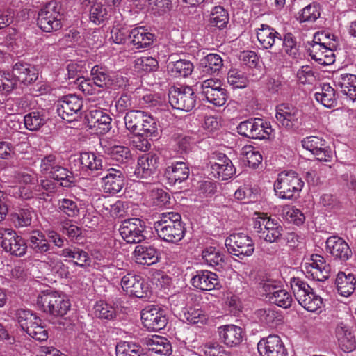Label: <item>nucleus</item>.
Masks as SVG:
<instances>
[{
    "instance_id": "19",
    "label": "nucleus",
    "mask_w": 356,
    "mask_h": 356,
    "mask_svg": "<svg viewBox=\"0 0 356 356\" xmlns=\"http://www.w3.org/2000/svg\"><path fill=\"white\" fill-rule=\"evenodd\" d=\"M87 120L90 128L93 129L98 134H105L111 129V118L102 110L91 109L87 115Z\"/></svg>"
},
{
    "instance_id": "1",
    "label": "nucleus",
    "mask_w": 356,
    "mask_h": 356,
    "mask_svg": "<svg viewBox=\"0 0 356 356\" xmlns=\"http://www.w3.org/2000/svg\"><path fill=\"white\" fill-rule=\"evenodd\" d=\"M158 236L163 241L176 243L183 239L186 228L181 215L177 212L163 213L154 224Z\"/></svg>"
},
{
    "instance_id": "26",
    "label": "nucleus",
    "mask_w": 356,
    "mask_h": 356,
    "mask_svg": "<svg viewBox=\"0 0 356 356\" xmlns=\"http://www.w3.org/2000/svg\"><path fill=\"white\" fill-rule=\"evenodd\" d=\"M326 251L335 258L348 260L352 252L347 243L337 236H330L326 241Z\"/></svg>"
},
{
    "instance_id": "47",
    "label": "nucleus",
    "mask_w": 356,
    "mask_h": 356,
    "mask_svg": "<svg viewBox=\"0 0 356 356\" xmlns=\"http://www.w3.org/2000/svg\"><path fill=\"white\" fill-rule=\"evenodd\" d=\"M110 157L120 163L128 162L131 159V154L129 149L125 146L114 145L108 149Z\"/></svg>"
},
{
    "instance_id": "37",
    "label": "nucleus",
    "mask_w": 356,
    "mask_h": 356,
    "mask_svg": "<svg viewBox=\"0 0 356 356\" xmlns=\"http://www.w3.org/2000/svg\"><path fill=\"white\" fill-rule=\"evenodd\" d=\"M316 100L326 108H333L337 105L334 89L329 84H323L319 92L314 95Z\"/></svg>"
},
{
    "instance_id": "2",
    "label": "nucleus",
    "mask_w": 356,
    "mask_h": 356,
    "mask_svg": "<svg viewBox=\"0 0 356 356\" xmlns=\"http://www.w3.org/2000/svg\"><path fill=\"white\" fill-rule=\"evenodd\" d=\"M330 34L325 31L317 32L309 43L308 52L312 59L321 65H329L334 62V49L337 47L334 39L330 40Z\"/></svg>"
},
{
    "instance_id": "52",
    "label": "nucleus",
    "mask_w": 356,
    "mask_h": 356,
    "mask_svg": "<svg viewBox=\"0 0 356 356\" xmlns=\"http://www.w3.org/2000/svg\"><path fill=\"white\" fill-rule=\"evenodd\" d=\"M58 209L68 217H76L79 213L77 203L71 199L63 198L58 202Z\"/></svg>"
},
{
    "instance_id": "64",
    "label": "nucleus",
    "mask_w": 356,
    "mask_h": 356,
    "mask_svg": "<svg viewBox=\"0 0 356 356\" xmlns=\"http://www.w3.org/2000/svg\"><path fill=\"white\" fill-rule=\"evenodd\" d=\"M31 212L27 209H22L13 215V220L16 226L26 227L31 223Z\"/></svg>"
},
{
    "instance_id": "10",
    "label": "nucleus",
    "mask_w": 356,
    "mask_h": 356,
    "mask_svg": "<svg viewBox=\"0 0 356 356\" xmlns=\"http://www.w3.org/2000/svg\"><path fill=\"white\" fill-rule=\"evenodd\" d=\"M169 103L172 108L184 111L192 110L196 99L193 89L189 86L174 88L168 94Z\"/></svg>"
},
{
    "instance_id": "41",
    "label": "nucleus",
    "mask_w": 356,
    "mask_h": 356,
    "mask_svg": "<svg viewBox=\"0 0 356 356\" xmlns=\"http://www.w3.org/2000/svg\"><path fill=\"white\" fill-rule=\"evenodd\" d=\"M30 248L35 252L43 253L50 248L45 235L38 230L33 231L29 237Z\"/></svg>"
},
{
    "instance_id": "5",
    "label": "nucleus",
    "mask_w": 356,
    "mask_h": 356,
    "mask_svg": "<svg viewBox=\"0 0 356 356\" xmlns=\"http://www.w3.org/2000/svg\"><path fill=\"white\" fill-rule=\"evenodd\" d=\"M291 286L298 303L307 312H316L323 305L322 298L312 291L308 284L298 277H293Z\"/></svg>"
},
{
    "instance_id": "40",
    "label": "nucleus",
    "mask_w": 356,
    "mask_h": 356,
    "mask_svg": "<svg viewBox=\"0 0 356 356\" xmlns=\"http://www.w3.org/2000/svg\"><path fill=\"white\" fill-rule=\"evenodd\" d=\"M209 22L211 26L222 29L229 22V14L222 6H216L211 11Z\"/></svg>"
},
{
    "instance_id": "11",
    "label": "nucleus",
    "mask_w": 356,
    "mask_h": 356,
    "mask_svg": "<svg viewBox=\"0 0 356 356\" xmlns=\"http://www.w3.org/2000/svg\"><path fill=\"white\" fill-rule=\"evenodd\" d=\"M60 19L61 15L57 10L56 4L50 3L38 13L37 24L41 30L49 33L60 28Z\"/></svg>"
},
{
    "instance_id": "63",
    "label": "nucleus",
    "mask_w": 356,
    "mask_h": 356,
    "mask_svg": "<svg viewBox=\"0 0 356 356\" xmlns=\"http://www.w3.org/2000/svg\"><path fill=\"white\" fill-rule=\"evenodd\" d=\"M283 51L291 57H296L298 54V47L294 37L291 33H287L283 39Z\"/></svg>"
},
{
    "instance_id": "24",
    "label": "nucleus",
    "mask_w": 356,
    "mask_h": 356,
    "mask_svg": "<svg viewBox=\"0 0 356 356\" xmlns=\"http://www.w3.org/2000/svg\"><path fill=\"white\" fill-rule=\"evenodd\" d=\"M335 334L340 348L346 353H350L356 348V339L350 327L340 323L335 330Z\"/></svg>"
},
{
    "instance_id": "54",
    "label": "nucleus",
    "mask_w": 356,
    "mask_h": 356,
    "mask_svg": "<svg viewBox=\"0 0 356 356\" xmlns=\"http://www.w3.org/2000/svg\"><path fill=\"white\" fill-rule=\"evenodd\" d=\"M227 81L234 88H243L248 84L244 73L238 69H231L227 74Z\"/></svg>"
},
{
    "instance_id": "4",
    "label": "nucleus",
    "mask_w": 356,
    "mask_h": 356,
    "mask_svg": "<svg viewBox=\"0 0 356 356\" xmlns=\"http://www.w3.org/2000/svg\"><path fill=\"white\" fill-rule=\"evenodd\" d=\"M253 229L260 238L268 243L277 242L283 234V227L279 221L264 213H255Z\"/></svg>"
},
{
    "instance_id": "35",
    "label": "nucleus",
    "mask_w": 356,
    "mask_h": 356,
    "mask_svg": "<svg viewBox=\"0 0 356 356\" xmlns=\"http://www.w3.org/2000/svg\"><path fill=\"white\" fill-rule=\"evenodd\" d=\"M143 325L149 331H159L167 324L165 317L161 313H141Z\"/></svg>"
},
{
    "instance_id": "50",
    "label": "nucleus",
    "mask_w": 356,
    "mask_h": 356,
    "mask_svg": "<svg viewBox=\"0 0 356 356\" xmlns=\"http://www.w3.org/2000/svg\"><path fill=\"white\" fill-rule=\"evenodd\" d=\"M292 300L291 296L284 289L277 290L269 298V301L271 303L275 304L284 309L289 308L291 305Z\"/></svg>"
},
{
    "instance_id": "22",
    "label": "nucleus",
    "mask_w": 356,
    "mask_h": 356,
    "mask_svg": "<svg viewBox=\"0 0 356 356\" xmlns=\"http://www.w3.org/2000/svg\"><path fill=\"white\" fill-rule=\"evenodd\" d=\"M159 156L154 153H148L139 157L135 169V175L139 178H147L158 168Z\"/></svg>"
},
{
    "instance_id": "45",
    "label": "nucleus",
    "mask_w": 356,
    "mask_h": 356,
    "mask_svg": "<svg viewBox=\"0 0 356 356\" xmlns=\"http://www.w3.org/2000/svg\"><path fill=\"white\" fill-rule=\"evenodd\" d=\"M60 255L63 257L76 259L77 261H75L74 264L81 267L90 263L88 254L78 248H65L61 251Z\"/></svg>"
},
{
    "instance_id": "17",
    "label": "nucleus",
    "mask_w": 356,
    "mask_h": 356,
    "mask_svg": "<svg viewBox=\"0 0 356 356\" xmlns=\"http://www.w3.org/2000/svg\"><path fill=\"white\" fill-rule=\"evenodd\" d=\"M82 101L76 95H70L63 97L57 103V113L60 118L66 121L72 122L81 109Z\"/></svg>"
},
{
    "instance_id": "56",
    "label": "nucleus",
    "mask_w": 356,
    "mask_h": 356,
    "mask_svg": "<svg viewBox=\"0 0 356 356\" xmlns=\"http://www.w3.org/2000/svg\"><path fill=\"white\" fill-rule=\"evenodd\" d=\"M17 86V79L13 73L0 71V92L8 93Z\"/></svg>"
},
{
    "instance_id": "12",
    "label": "nucleus",
    "mask_w": 356,
    "mask_h": 356,
    "mask_svg": "<svg viewBox=\"0 0 356 356\" xmlns=\"http://www.w3.org/2000/svg\"><path fill=\"white\" fill-rule=\"evenodd\" d=\"M145 225L139 218L124 220L120 226L119 232L128 243H139L145 239Z\"/></svg>"
},
{
    "instance_id": "25",
    "label": "nucleus",
    "mask_w": 356,
    "mask_h": 356,
    "mask_svg": "<svg viewBox=\"0 0 356 356\" xmlns=\"http://www.w3.org/2000/svg\"><path fill=\"white\" fill-rule=\"evenodd\" d=\"M129 40L136 49H143L153 44L154 35L145 26H138L130 31Z\"/></svg>"
},
{
    "instance_id": "38",
    "label": "nucleus",
    "mask_w": 356,
    "mask_h": 356,
    "mask_svg": "<svg viewBox=\"0 0 356 356\" xmlns=\"http://www.w3.org/2000/svg\"><path fill=\"white\" fill-rule=\"evenodd\" d=\"M202 257L205 263L216 269L222 268L225 263L224 254L215 247L205 248L202 252Z\"/></svg>"
},
{
    "instance_id": "39",
    "label": "nucleus",
    "mask_w": 356,
    "mask_h": 356,
    "mask_svg": "<svg viewBox=\"0 0 356 356\" xmlns=\"http://www.w3.org/2000/svg\"><path fill=\"white\" fill-rule=\"evenodd\" d=\"M79 160L82 168L86 170L97 171L102 168V158L94 152H82Z\"/></svg>"
},
{
    "instance_id": "21",
    "label": "nucleus",
    "mask_w": 356,
    "mask_h": 356,
    "mask_svg": "<svg viewBox=\"0 0 356 356\" xmlns=\"http://www.w3.org/2000/svg\"><path fill=\"white\" fill-rule=\"evenodd\" d=\"M211 173L213 177L227 180L235 173L232 161L225 154H220L216 161L210 163Z\"/></svg>"
},
{
    "instance_id": "58",
    "label": "nucleus",
    "mask_w": 356,
    "mask_h": 356,
    "mask_svg": "<svg viewBox=\"0 0 356 356\" xmlns=\"http://www.w3.org/2000/svg\"><path fill=\"white\" fill-rule=\"evenodd\" d=\"M177 317L184 323L190 325H203L206 323L208 320V316L206 313H178Z\"/></svg>"
},
{
    "instance_id": "8",
    "label": "nucleus",
    "mask_w": 356,
    "mask_h": 356,
    "mask_svg": "<svg viewBox=\"0 0 356 356\" xmlns=\"http://www.w3.org/2000/svg\"><path fill=\"white\" fill-rule=\"evenodd\" d=\"M237 130L240 135L253 139L266 138L273 131L270 123L261 118L241 122L238 125Z\"/></svg>"
},
{
    "instance_id": "14",
    "label": "nucleus",
    "mask_w": 356,
    "mask_h": 356,
    "mask_svg": "<svg viewBox=\"0 0 356 356\" xmlns=\"http://www.w3.org/2000/svg\"><path fill=\"white\" fill-rule=\"evenodd\" d=\"M0 235L2 238L1 247L5 251L17 257H22L25 254L27 249L26 243L24 238L17 235L13 230L1 229Z\"/></svg>"
},
{
    "instance_id": "61",
    "label": "nucleus",
    "mask_w": 356,
    "mask_h": 356,
    "mask_svg": "<svg viewBox=\"0 0 356 356\" xmlns=\"http://www.w3.org/2000/svg\"><path fill=\"white\" fill-rule=\"evenodd\" d=\"M223 88L221 81L218 79H209L203 81L201 83V92L204 97L211 96V94L217 90Z\"/></svg>"
},
{
    "instance_id": "16",
    "label": "nucleus",
    "mask_w": 356,
    "mask_h": 356,
    "mask_svg": "<svg viewBox=\"0 0 356 356\" xmlns=\"http://www.w3.org/2000/svg\"><path fill=\"white\" fill-rule=\"evenodd\" d=\"M37 304L43 312H67L70 308V300L57 292L39 296Z\"/></svg>"
},
{
    "instance_id": "42",
    "label": "nucleus",
    "mask_w": 356,
    "mask_h": 356,
    "mask_svg": "<svg viewBox=\"0 0 356 356\" xmlns=\"http://www.w3.org/2000/svg\"><path fill=\"white\" fill-rule=\"evenodd\" d=\"M91 76L92 83L98 88H110L113 85L106 70L99 65H95L92 68Z\"/></svg>"
},
{
    "instance_id": "23",
    "label": "nucleus",
    "mask_w": 356,
    "mask_h": 356,
    "mask_svg": "<svg viewBox=\"0 0 356 356\" xmlns=\"http://www.w3.org/2000/svg\"><path fill=\"white\" fill-rule=\"evenodd\" d=\"M336 87L341 89V92L350 100H356V75L348 73L336 74L334 76Z\"/></svg>"
},
{
    "instance_id": "28",
    "label": "nucleus",
    "mask_w": 356,
    "mask_h": 356,
    "mask_svg": "<svg viewBox=\"0 0 356 356\" xmlns=\"http://www.w3.org/2000/svg\"><path fill=\"white\" fill-rule=\"evenodd\" d=\"M13 76L17 82L20 81L24 85H29L38 79V74L35 67L26 63L18 62L13 67Z\"/></svg>"
},
{
    "instance_id": "15",
    "label": "nucleus",
    "mask_w": 356,
    "mask_h": 356,
    "mask_svg": "<svg viewBox=\"0 0 356 356\" xmlns=\"http://www.w3.org/2000/svg\"><path fill=\"white\" fill-rule=\"evenodd\" d=\"M257 349L261 356H288V351L282 339L277 334H270L259 340Z\"/></svg>"
},
{
    "instance_id": "7",
    "label": "nucleus",
    "mask_w": 356,
    "mask_h": 356,
    "mask_svg": "<svg viewBox=\"0 0 356 356\" xmlns=\"http://www.w3.org/2000/svg\"><path fill=\"white\" fill-rule=\"evenodd\" d=\"M301 268L307 277L314 280L323 282L330 276V266L319 254H312L309 258L305 259Z\"/></svg>"
},
{
    "instance_id": "51",
    "label": "nucleus",
    "mask_w": 356,
    "mask_h": 356,
    "mask_svg": "<svg viewBox=\"0 0 356 356\" xmlns=\"http://www.w3.org/2000/svg\"><path fill=\"white\" fill-rule=\"evenodd\" d=\"M242 154L251 168H257L262 161V156L260 152L251 145L243 147Z\"/></svg>"
},
{
    "instance_id": "62",
    "label": "nucleus",
    "mask_w": 356,
    "mask_h": 356,
    "mask_svg": "<svg viewBox=\"0 0 356 356\" xmlns=\"http://www.w3.org/2000/svg\"><path fill=\"white\" fill-rule=\"evenodd\" d=\"M284 216L287 221L296 225H302L305 220L303 213L294 207L286 208L284 209Z\"/></svg>"
},
{
    "instance_id": "48",
    "label": "nucleus",
    "mask_w": 356,
    "mask_h": 356,
    "mask_svg": "<svg viewBox=\"0 0 356 356\" xmlns=\"http://www.w3.org/2000/svg\"><path fill=\"white\" fill-rule=\"evenodd\" d=\"M24 122L28 130L35 131L45 123V120L43 115L40 112L33 111L24 116Z\"/></svg>"
},
{
    "instance_id": "30",
    "label": "nucleus",
    "mask_w": 356,
    "mask_h": 356,
    "mask_svg": "<svg viewBox=\"0 0 356 356\" xmlns=\"http://www.w3.org/2000/svg\"><path fill=\"white\" fill-rule=\"evenodd\" d=\"M190 170L184 162H176L166 168L165 176L170 184L181 183L189 177Z\"/></svg>"
},
{
    "instance_id": "59",
    "label": "nucleus",
    "mask_w": 356,
    "mask_h": 356,
    "mask_svg": "<svg viewBox=\"0 0 356 356\" xmlns=\"http://www.w3.org/2000/svg\"><path fill=\"white\" fill-rule=\"evenodd\" d=\"M142 134L146 137H156L158 135L157 120L149 113L146 112L143 123Z\"/></svg>"
},
{
    "instance_id": "33",
    "label": "nucleus",
    "mask_w": 356,
    "mask_h": 356,
    "mask_svg": "<svg viewBox=\"0 0 356 356\" xmlns=\"http://www.w3.org/2000/svg\"><path fill=\"white\" fill-rule=\"evenodd\" d=\"M337 289L340 295L344 297L350 296L355 289L356 278L350 273L339 272L336 278Z\"/></svg>"
},
{
    "instance_id": "60",
    "label": "nucleus",
    "mask_w": 356,
    "mask_h": 356,
    "mask_svg": "<svg viewBox=\"0 0 356 356\" xmlns=\"http://www.w3.org/2000/svg\"><path fill=\"white\" fill-rule=\"evenodd\" d=\"M59 165L56 161V156L53 154H49L42 159L40 166V171L44 175L50 177Z\"/></svg>"
},
{
    "instance_id": "6",
    "label": "nucleus",
    "mask_w": 356,
    "mask_h": 356,
    "mask_svg": "<svg viewBox=\"0 0 356 356\" xmlns=\"http://www.w3.org/2000/svg\"><path fill=\"white\" fill-rule=\"evenodd\" d=\"M275 117L278 124L289 130L299 128L305 122L303 111L288 104H282L277 106Z\"/></svg>"
},
{
    "instance_id": "13",
    "label": "nucleus",
    "mask_w": 356,
    "mask_h": 356,
    "mask_svg": "<svg viewBox=\"0 0 356 356\" xmlns=\"http://www.w3.org/2000/svg\"><path fill=\"white\" fill-rule=\"evenodd\" d=\"M302 145L320 161L328 162L332 158V151L322 137L316 136L306 137L302 140Z\"/></svg>"
},
{
    "instance_id": "31",
    "label": "nucleus",
    "mask_w": 356,
    "mask_h": 356,
    "mask_svg": "<svg viewBox=\"0 0 356 356\" xmlns=\"http://www.w3.org/2000/svg\"><path fill=\"white\" fill-rule=\"evenodd\" d=\"M146 112L140 110H131L124 117L126 129L133 134H141Z\"/></svg>"
},
{
    "instance_id": "34",
    "label": "nucleus",
    "mask_w": 356,
    "mask_h": 356,
    "mask_svg": "<svg viewBox=\"0 0 356 356\" xmlns=\"http://www.w3.org/2000/svg\"><path fill=\"white\" fill-rule=\"evenodd\" d=\"M148 348L156 354L169 355L172 353V346L170 341L163 337L154 335L145 339Z\"/></svg>"
},
{
    "instance_id": "53",
    "label": "nucleus",
    "mask_w": 356,
    "mask_h": 356,
    "mask_svg": "<svg viewBox=\"0 0 356 356\" xmlns=\"http://www.w3.org/2000/svg\"><path fill=\"white\" fill-rule=\"evenodd\" d=\"M320 17L318 6L315 3L309 4L298 13V20L300 22H314Z\"/></svg>"
},
{
    "instance_id": "29",
    "label": "nucleus",
    "mask_w": 356,
    "mask_h": 356,
    "mask_svg": "<svg viewBox=\"0 0 356 356\" xmlns=\"http://www.w3.org/2000/svg\"><path fill=\"white\" fill-rule=\"evenodd\" d=\"M191 283L194 287L200 290L211 291L218 286V280L214 273L208 270H199L191 279Z\"/></svg>"
},
{
    "instance_id": "20",
    "label": "nucleus",
    "mask_w": 356,
    "mask_h": 356,
    "mask_svg": "<svg viewBox=\"0 0 356 356\" xmlns=\"http://www.w3.org/2000/svg\"><path fill=\"white\" fill-rule=\"evenodd\" d=\"M219 339L227 347H236L243 341V332L239 326L229 324L218 328Z\"/></svg>"
},
{
    "instance_id": "3",
    "label": "nucleus",
    "mask_w": 356,
    "mask_h": 356,
    "mask_svg": "<svg viewBox=\"0 0 356 356\" xmlns=\"http://www.w3.org/2000/svg\"><path fill=\"white\" fill-rule=\"evenodd\" d=\"M304 184L301 177L295 171H283L278 174L274 182V191L279 198L292 200L299 196Z\"/></svg>"
},
{
    "instance_id": "27",
    "label": "nucleus",
    "mask_w": 356,
    "mask_h": 356,
    "mask_svg": "<svg viewBox=\"0 0 356 356\" xmlns=\"http://www.w3.org/2000/svg\"><path fill=\"white\" fill-rule=\"evenodd\" d=\"M256 35L261 47L269 49L277 42L281 41V35L273 27L261 24L256 29Z\"/></svg>"
},
{
    "instance_id": "49",
    "label": "nucleus",
    "mask_w": 356,
    "mask_h": 356,
    "mask_svg": "<svg viewBox=\"0 0 356 356\" xmlns=\"http://www.w3.org/2000/svg\"><path fill=\"white\" fill-rule=\"evenodd\" d=\"M134 67L138 72H150L158 69L159 63L152 56H142L135 60Z\"/></svg>"
},
{
    "instance_id": "46",
    "label": "nucleus",
    "mask_w": 356,
    "mask_h": 356,
    "mask_svg": "<svg viewBox=\"0 0 356 356\" xmlns=\"http://www.w3.org/2000/svg\"><path fill=\"white\" fill-rule=\"evenodd\" d=\"M115 351L117 356H147L140 346L125 341L118 343Z\"/></svg>"
},
{
    "instance_id": "32",
    "label": "nucleus",
    "mask_w": 356,
    "mask_h": 356,
    "mask_svg": "<svg viewBox=\"0 0 356 356\" xmlns=\"http://www.w3.org/2000/svg\"><path fill=\"white\" fill-rule=\"evenodd\" d=\"M134 257L136 263L149 266L157 261L158 252L154 247L139 245L135 248Z\"/></svg>"
},
{
    "instance_id": "44",
    "label": "nucleus",
    "mask_w": 356,
    "mask_h": 356,
    "mask_svg": "<svg viewBox=\"0 0 356 356\" xmlns=\"http://www.w3.org/2000/svg\"><path fill=\"white\" fill-rule=\"evenodd\" d=\"M203 71L208 74L218 72L223 65V60L217 54H209L201 60Z\"/></svg>"
},
{
    "instance_id": "43",
    "label": "nucleus",
    "mask_w": 356,
    "mask_h": 356,
    "mask_svg": "<svg viewBox=\"0 0 356 356\" xmlns=\"http://www.w3.org/2000/svg\"><path fill=\"white\" fill-rule=\"evenodd\" d=\"M198 350L201 356H234L218 342L206 343L202 345Z\"/></svg>"
},
{
    "instance_id": "55",
    "label": "nucleus",
    "mask_w": 356,
    "mask_h": 356,
    "mask_svg": "<svg viewBox=\"0 0 356 356\" xmlns=\"http://www.w3.org/2000/svg\"><path fill=\"white\" fill-rule=\"evenodd\" d=\"M107 10L102 3H97L90 8L89 18L92 23L100 24L107 19Z\"/></svg>"
},
{
    "instance_id": "18",
    "label": "nucleus",
    "mask_w": 356,
    "mask_h": 356,
    "mask_svg": "<svg viewBox=\"0 0 356 356\" xmlns=\"http://www.w3.org/2000/svg\"><path fill=\"white\" fill-rule=\"evenodd\" d=\"M102 186L105 193L115 195L120 192L124 185V172L121 169L109 168L102 179Z\"/></svg>"
},
{
    "instance_id": "36",
    "label": "nucleus",
    "mask_w": 356,
    "mask_h": 356,
    "mask_svg": "<svg viewBox=\"0 0 356 356\" xmlns=\"http://www.w3.org/2000/svg\"><path fill=\"white\" fill-rule=\"evenodd\" d=\"M193 68V64L185 59L169 62L167 65L168 72L175 77L188 76L192 73Z\"/></svg>"
},
{
    "instance_id": "9",
    "label": "nucleus",
    "mask_w": 356,
    "mask_h": 356,
    "mask_svg": "<svg viewBox=\"0 0 356 356\" xmlns=\"http://www.w3.org/2000/svg\"><path fill=\"white\" fill-rule=\"evenodd\" d=\"M225 245L230 254L241 258L252 255L254 250L252 238L243 233L231 234L225 239Z\"/></svg>"
},
{
    "instance_id": "57",
    "label": "nucleus",
    "mask_w": 356,
    "mask_h": 356,
    "mask_svg": "<svg viewBox=\"0 0 356 356\" xmlns=\"http://www.w3.org/2000/svg\"><path fill=\"white\" fill-rule=\"evenodd\" d=\"M172 7L171 0H148V8L154 15H163L169 12Z\"/></svg>"
}]
</instances>
